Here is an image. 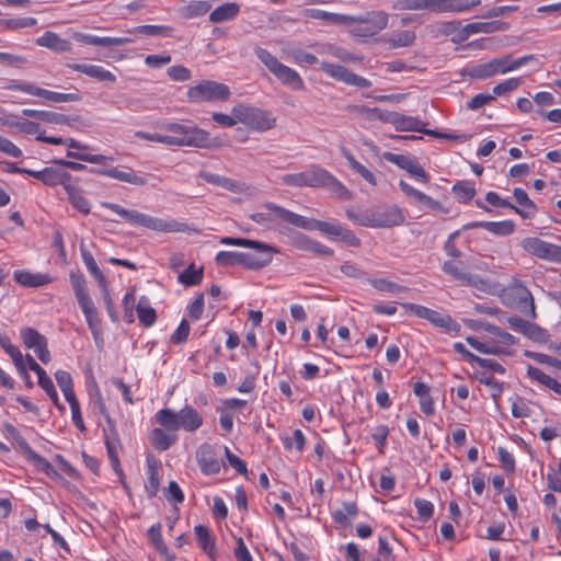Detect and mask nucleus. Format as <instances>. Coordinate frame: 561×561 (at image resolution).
<instances>
[{
    "label": "nucleus",
    "instance_id": "f257e3e1",
    "mask_svg": "<svg viewBox=\"0 0 561 561\" xmlns=\"http://www.w3.org/2000/svg\"><path fill=\"white\" fill-rule=\"evenodd\" d=\"M220 244L249 248L251 251H219L215 261L221 266H242L248 270L257 271L267 266L277 250L264 242L233 237H222Z\"/></svg>",
    "mask_w": 561,
    "mask_h": 561
},
{
    "label": "nucleus",
    "instance_id": "f03ea898",
    "mask_svg": "<svg viewBox=\"0 0 561 561\" xmlns=\"http://www.w3.org/2000/svg\"><path fill=\"white\" fill-rule=\"evenodd\" d=\"M353 224L367 228H391L401 226L405 216L397 205H378L369 208L350 207L345 210Z\"/></svg>",
    "mask_w": 561,
    "mask_h": 561
},
{
    "label": "nucleus",
    "instance_id": "7ed1b4c3",
    "mask_svg": "<svg viewBox=\"0 0 561 561\" xmlns=\"http://www.w3.org/2000/svg\"><path fill=\"white\" fill-rule=\"evenodd\" d=\"M101 206L117 214L122 219L133 226H139L157 232H188L191 229L187 224L172 218H159L140 213L135 209H126L118 204L102 202Z\"/></svg>",
    "mask_w": 561,
    "mask_h": 561
},
{
    "label": "nucleus",
    "instance_id": "20e7f679",
    "mask_svg": "<svg viewBox=\"0 0 561 561\" xmlns=\"http://www.w3.org/2000/svg\"><path fill=\"white\" fill-rule=\"evenodd\" d=\"M165 130L167 146L194 147L210 149L218 146V141L210 134L195 125L167 122L160 127Z\"/></svg>",
    "mask_w": 561,
    "mask_h": 561
},
{
    "label": "nucleus",
    "instance_id": "39448f33",
    "mask_svg": "<svg viewBox=\"0 0 561 561\" xmlns=\"http://www.w3.org/2000/svg\"><path fill=\"white\" fill-rule=\"evenodd\" d=\"M481 0H397L392 8L399 11H430L434 13H461L479 7Z\"/></svg>",
    "mask_w": 561,
    "mask_h": 561
},
{
    "label": "nucleus",
    "instance_id": "423d86ee",
    "mask_svg": "<svg viewBox=\"0 0 561 561\" xmlns=\"http://www.w3.org/2000/svg\"><path fill=\"white\" fill-rule=\"evenodd\" d=\"M157 423L168 431L183 430L192 433L203 425V417L192 405L185 404L181 410L174 411L165 408L159 410L156 415Z\"/></svg>",
    "mask_w": 561,
    "mask_h": 561
},
{
    "label": "nucleus",
    "instance_id": "0eeeda50",
    "mask_svg": "<svg viewBox=\"0 0 561 561\" xmlns=\"http://www.w3.org/2000/svg\"><path fill=\"white\" fill-rule=\"evenodd\" d=\"M69 280L88 327L93 337L98 340L101 334V318L88 291L87 280L80 272H71Z\"/></svg>",
    "mask_w": 561,
    "mask_h": 561
},
{
    "label": "nucleus",
    "instance_id": "6e6552de",
    "mask_svg": "<svg viewBox=\"0 0 561 561\" xmlns=\"http://www.w3.org/2000/svg\"><path fill=\"white\" fill-rule=\"evenodd\" d=\"M260 61L286 87L293 90H302L305 83L300 75L293 68L282 64L267 49L256 47L254 49Z\"/></svg>",
    "mask_w": 561,
    "mask_h": 561
},
{
    "label": "nucleus",
    "instance_id": "1a4fd4ad",
    "mask_svg": "<svg viewBox=\"0 0 561 561\" xmlns=\"http://www.w3.org/2000/svg\"><path fill=\"white\" fill-rule=\"evenodd\" d=\"M535 56L527 55L517 59H512L510 56L495 58L485 64L473 66L469 70V75L474 79H488L497 73H506L519 69L527 65L529 61L535 60Z\"/></svg>",
    "mask_w": 561,
    "mask_h": 561
},
{
    "label": "nucleus",
    "instance_id": "9d476101",
    "mask_svg": "<svg viewBox=\"0 0 561 561\" xmlns=\"http://www.w3.org/2000/svg\"><path fill=\"white\" fill-rule=\"evenodd\" d=\"M232 114L239 119V123L259 133L270 130L276 124V119L270 111L244 104L233 106Z\"/></svg>",
    "mask_w": 561,
    "mask_h": 561
},
{
    "label": "nucleus",
    "instance_id": "9b49d317",
    "mask_svg": "<svg viewBox=\"0 0 561 561\" xmlns=\"http://www.w3.org/2000/svg\"><path fill=\"white\" fill-rule=\"evenodd\" d=\"M389 16L383 11L367 12L365 15L353 16L347 20V26L354 36L369 37L378 34L388 25Z\"/></svg>",
    "mask_w": 561,
    "mask_h": 561
},
{
    "label": "nucleus",
    "instance_id": "f8f14e48",
    "mask_svg": "<svg viewBox=\"0 0 561 561\" xmlns=\"http://www.w3.org/2000/svg\"><path fill=\"white\" fill-rule=\"evenodd\" d=\"M378 118L391 124L397 131H417L436 138L456 139L451 134H443L425 128V123L413 116H407L397 112L379 113Z\"/></svg>",
    "mask_w": 561,
    "mask_h": 561
},
{
    "label": "nucleus",
    "instance_id": "ddd939ff",
    "mask_svg": "<svg viewBox=\"0 0 561 561\" xmlns=\"http://www.w3.org/2000/svg\"><path fill=\"white\" fill-rule=\"evenodd\" d=\"M467 343L482 354L491 355H512V347L516 344L517 340L512 334H501L499 336H483L474 337L467 336Z\"/></svg>",
    "mask_w": 561,
    "mask_h": 561
},
{
    "label": "nucleus",
    "instance_id": "4468645a",
    "mask_svg": "<svg viewBox=\"0 0 561 561\" xmlns=\"http://www.w3.org/2000/svg\"><path fill=\"white\" fill-rule=\"evenodd\" d=\"M230 96V89L224 83L211 80H205L187 91V98L191 102H214L225 101Z\"/></svg>",
    "mask_w": 561,
    "mask_h": 561
},
{
    "label": "nucleus",
    "instance_id": "2eb2a0df",
    "mask_svg": "<svg viewBox=\"0 0 561 561\" xmlns=\"http://www.w3.org/2000/svg\"><path fill=\"white\" fill-rule=\"evenodd\" d=\"M18 171L28 174L47 186L62 185L66 191L67 185L72 183V176L62 167L55 164L44 168L43 170L16 169Z\"/></svg>",
    "mask_w": 561,
    "mask_h": 561
},
{
    "label": "nucleus",
    "instance_id": "dca6fc26",
    "mask_svg": "<svg viewBox=\"0 0 561 561\" xmlns=\"http://www.w3.org/2000/svg\"><path fill=\"white\" fill-rule=\"evenodd\" d=\"M11 90L23 92L30 95L38 96L45 100L48 103H69L77 102L80 100V95L78 93H60L50 90H46L43 88H38L32 83L20 82L12 84L10 87Z\"/></svg>",
    "mask_w": 561,
    "mask_h": 561
},
{
    "label": "nucleus",
    "instance_id": "f3484780",
    "mask_svg": "<svg viewBox=\"0 0 561 561\" xmlns=\"http://www.w3.org/2000/svg\"><path fill=\"white\" fill-rule=\"evenodd\" d=\"M522 248L542 260H548L561 264V247L549 243L536 237L523 239Z\"/></svg>",
    "mask_w": 561,
    "mask_h": 561
},
{
    "label": "nucleus",
    "instance_id": "a211bd4d",
    "mask_svg": "<svg viewBox=\"0 0 561 561\" xmlns=\"http://www.w3.org/2000/svg\"><path fill=\"white\" fill-rule=\"evenodd\" d=\"M320 70L327 73L329 77L348 85H354L360 89H367L371 87V82L368 79L350 71L347 68L341 65L322 61L320 62Z\"/></svg>",
    "mask_w": 561,
    "mask_h": 561
},
{
    "label": "nucleus",
    "instance_id": "6ab92c4d",
    "mask_svg": "<svg viewBox=\"0 0 561 561\" xmlns=\"http://www.w3.org/2000/svg\"><path fill=\"white\" fill-rule=\"evenodd\" d=\"M99 408H100L101 413L103 415H105V417L107 419L108 423H111V420L106 413L105 405L102 402H100ZM110 425H111L110 430L104 431L105 447H106L108 460H110V463H111L113 470L121 479H123L124 471L121 467L119 457H118V453L121 450V442H119V437H118L116 430L114 428V426L112 424H110Z\"/></svg>",
    "mask_w": 561,
    "mask_h": 561
},
{
    "label": "nucleus",
    "instance_id": "aec40b11",
    "mask_svg": "<svg viewBox=\"0 0 561 561\" xmlns=\"http://www.w3.org/2000/svg\"><path fill=\"white\" fill-rule=\"evenodd\" d=\"M382 158L386 161L398 165L400 169L405 170L409 174H411L421 183L425 184L430 181L428 174L414 158L392 152H383Z\"/></svg>",
    "mask_w": 561,
    "mask_h": 561
},
{
    "label": "nucleus",
    "instance_id": "412c9836",
    "mask_svg": "<svg viewBox=\"0 0 561 561\" xmlns=\"http://www.w3.org/2000/svg\"><path fill=\"white\" fill-rule=\"evenodd\" d=\"M316 230L320 231L327 237L339 238L340 240H342L343 242L351 247L360 245V240L355 236V233L337 221L318 220Z\"/></svg>",
    "mask_w": 561,
    "mask_h": 561
},
{
    "label": "nucleus",
    "instance_id": "4be33fe9",
    "mask_svg": "<svg viewBox=\"0 0 561 561\" xmlns=\"http://www.w3.org/2000/svg\"><path fill=\"white\" fill-rule=\"evenodd\" d=\"M91 172L101 176L110 178L119 182L128 183L136 186H144L147 183L145 176L134 171L129 167H125L123 170L117 168H101L91 169Z\"/></svg>",
    "mask_w": 561,
    "mask_h": 561
},
{
    "label": "nucleus",
    "instance_id": "5701e85b",
    "mask_svg": "<svg viewBox=\"0 0 561 561\" xmlns=\"http://www.w3.org/2000/svg\"><path fill=\"white\" fill-rule=\"evenodd\" d=\"M19 448L27 459L38 471L44 472L47 477L51 479H60L61 476L55 469V467L42 455L36 453L26 439H20Z\"/></svg>",
    "mask_w": 561,
    "mask_h": 561
},
{
    "label": "nucleus",
    "instance_id": "b1692460",
    "mask_svg": "<svg viewBox=\"0 0 561 561\" xmlns=\"http://www.w3.org/2000/svg\"><path fill=\"white\" fill-rule=\"evenodd\" d=\"M19 448L27 459L38 471L44 472L47 477L51 479H60L61 476L55 469V467L42 455L36 453L26 439H20Z\"/></svg>",
    "mask_w": 561,
    "mask_h": 561
},
{
    "label": "nucleus",
    "instance_id": "393cba45",
    "mask_svg": "<svg viewBox=\"0 0 561 561\" xmlns=\"http://www.w3.org/2000/svg\"><path fill=\"white\" fill-rule=\"evenodd\" d=\"M19 448L27 459L38 471L44 472L47 477L51 479H60L61 476L55 469V467L42 455L36 453L26 439H20Z\"/></svg>",
    "mask_w": 561,
    "mask_h": 561
},
{
    "label": "nucleus",
    "instance_id": "a878e982",
    "mask_svg": "<svg viewBox=\"0 0 561 561\" xmlns=\"http://www.w3.org/2000/svg\"><path fill=\"white\" fill-rule=\"evenodd\" d=\"M443 271L459 280L462 285L472 286L479 290H485L489 287L488 282L478 275L465 272L459 264L454 261H446L443 264Z\"/></svg>",
    "mask_w": 561,
    "mask_h": 561
},
{
    "label": "nucleus",
    "instance_id": "bb28decb",
    "mask_svg": "<svg viewBox=\"0 0 561 561\" xmlns=\"http://www.w3.org/2000/svg\"><path fill=\"white\" fill-rule=\"evenodd\" d=\"M69 148L78 149V151H68L67 157L77 159L83 162L88 163H94V164H103L106 165L110 162H114L115 159L113 157H107L103 154H92L84 152L83 150L88 148L87 145L73 139V138H66L65 144Z\"/></svg>",
    "mask_w": 561,
    "mask_h": 561
},
{
    "label": "nucleus",
    "instance_id": "cd10ccee",
    "mask_svg": "<svg viewBox=\"0 0 561 561\" xmlns=\"http://www.w3.org/2000/svg\"><path fill=\"white\" fill-rule=\"evenodd\" d=\"M26 363L28 368L37 375L38 386L46 392V394L50 398V400L59 410H64L65 408L59 402L58 393L55 389L54 382L50 379V377L30 354L26 355Z\"/></svg>",
    "mask_w": 561,
    "mask_h": 561
},
{
    "label": "nucleus",
    "instance_id": "c85d7f7f",
    "mask_svg": "<svg viewBox=\"0 0 561 561\" xmlns=\"http://www.w3.org/2000/svg\"><path fill=\"white\" fill-rule=\"evenodd\" d=\"M75 41L85 44L93 45L100 47H110V46H121L126 44L134 43L131 37H111V36H96L92 34H85L80 32H75L72 34Z\"/></svg>",
    "mask_w": 561,
    "mask_h": 561
},
{
    "label": "nucleus",
    "instance_id": "c756f323",
    "mask_svg": "<svg viewBox=\"0 0 561 561\" xmlns=\"http://www.w3.org/2000/svg\"><path fill=\"white\" fill-rule=\"evenodd\" d=\"M278 209L285 208L274 203H266L263 205L262 210L253 213L249 217L254 222L265 228H273L276 225L283 224V217L280 216Z\"/></svg>",
    "mask_w": 561,
    "mask_h": 561
},
{
    "label": "nucleus",
    "instance_id": "7c9ffc66",
    "mask_svg": "<svg viewBox=\"0 0 561 561\" xmlns=\"http://www.w3.org/2000/svg\"><path fill=\"white\" fill-rule=\"evenodd\" d=\"M160 469L161 462L152 455L146 457V476L145 490L149 497L157 495L160 486Z\"/></svg>",
    "mask_w": 561,
    "mask_h": 561
},
{
    "label": "nucleus",
    "instance_id": "2f4dec72",
    "mask_svg": "<svg viewBox=\"0 0 561 561\" xmlns=\"http://www.w3.org/2000/svg\"><path fill=\"white\" fill-rule=\"evenodd\" d=\"M405 307L416 317L425 319L436 327L448 329L453 323V319L449 316L443 314L427 307L415 304H407Z\"/></svg>",
    "mask_w": 561,
    "mask_h": 561
},
{
    "label": "nucleus",
    "instance_id": "473e14b6",
    "mask_svg": "<svg viewBox=\"0 0 561 561\" xmlns=\"http://www.w3.org/2000/svg\"><path fill=\"white\" fill-rule=\"evenodd\" d=\"M508 295L514 297L519 305V311L531 319L536 318L534 298L530 291L522 284L508 288Z\"/></svg>",
    "mask_w": 561,
    "mask_h": 561
},
{
    "label": "nucleus",
    "instance_id": "72a5a7b5",
    "mask_svg": "<svg viewBox=\"0 0 561 561\" xmlns=\"http://www.w3.org/2000/svg\"><path fill=\"white\" fill-rule=\"evenodd\" d=\"M197 462L204 474H217L220 471L221 462L215 455L211 446H202L197 451Z\"/></svg>",
    "mask_w": 561,
    "mask_h": 561
},
{
    "label": "nucleus",
    "instance_id": "f704fd0d",
    "mask_svg": "<svg viewBox=\"0 0 561 561\" xmlns=\"http://www.w3.org/2000/svg\"><path fill=\"white\" fill-rule=\"evenodd\" d=\"M37 46L48 48L55 53H69L72 49L70 41L60 37L57 33L47 31L35 41Z\"/></svg>",
    "mask_w": 561,
    "mask_h": 561
},
{
    "label": "nucleus",
    "instance_id": "c9c22d12",
    "mask_svg": "<svg viewBox=\"0 0 561 561\" xmlns=\"http://www.w3.org/2000/svg\"><path fill=\"white\" fill-rule=\"evenodd\" d=\"M14 280L23 287H42L51 282V278L44 273H32L18 270L13 273Z\"/></svg>",
    "mask_w": 561,
    "mask_h": 561
},
{
    "label": "nucleus",
    "instance_id": "e433bc0d",
    "mask_svg": "<svg viewBox=\"0 0 561 561\" xmlns=\"http://www.w3.org/2000/svg\"><path fill=\"white\" fill-rule=\"evenodd\" d=\"M527 377L534 382L543 386L545 388L553 391L556 394L561 397V382L556 378L547 375L541 369L531 365L527 366Z\"/></svg>",
    "mask_w": 561,
    "mask_h": 561
},
{
    "label": "nucleus",
    "instance_id": "4c0bfd02",
    "mask_svg": "<svg viewBox=\"0 0 561 561\" xmlns=\"http://www.w3.org/2000/svg\"><path fill=\"white\" fill-rule=\"evenodd\" d=\"M178 440V435L174 431H168L164 427H157L151 431L150 442L152 446L160 451L169 449Z\"/></svg>",
    "mask_w": 561,
    "mask_h": 561
},
{
    "label": "nucleus",
    "instance_id": "58836bf2",
    "mask_svg": "<svg viewBox=\"0 0 561 561\" xmlns=\"http://www.w3.org/2000/svg\"><path fill=\"white\" fill-rule=\"evenodd\" d=\"M439 31L449 36L455 44H461L469 38L467 24L462 25L460 21H449L442 23Z\"/></svg>",
    "mask_w": 561,
    "mask_h": 561
},
{
    "label": "nucleus",
    "instance_id": "ea45409f",
    "mask_svg": "<svg viewBox=\"0 0 561 561\" xmlns=\"http://www.w3.org/2000/svg\"><path fill=\"white\" fill-rule=\"evenodd\" d=\"M70 68L91 78L98 79L99 81L114 82L116 80V77L111 71L101 66L75 64L70 66Z\"/></svg>",
    "mask_w": 561,
    "mask_h": 561
},
{
    "label": "nucleus",
    "instance_id": "a19ab883",
    "mask_svg": "<svg viewBox=\"0 0 561 561\" xmlns=\"http://www.w3.org/2000/svg\"><path fill=\"white\" fill-rule=\"evenodd\" d=\"M513 195H514L516 203L519 205V207H516V206L513 207L515 213L520 215L523 218H529L536 213L537 206L529 198V196L525 190L516 187L513 191Z\"/></svg>",
    "mask_w": 561,
    "mask_h": 561
},
{
    "label": "nucleus",
    "instance_id": "79ce46f5",
    "mask_svg": "<svg viewBox=\"0 0 561 561\" xmlns=\"http://www.w3.org/2000/svg\"><path fill=\"white\" fill-rule=\"evenodd\" d=\"M469 37L476 34H491L510 28V24L503 21L472 22L467 24Z\"/></svg>",
    "mask_w": 561,
    "mask_h": 561
},
{
    "label": "nucleus",
    "instance_id": "37998d69",
    "mask_svg": "<svg viewBox=\"0 0 561 561\" xmlns=\"http://www.w3.org/2000/svg\"><path fill=\"white\" fill-rule=\"evenodd\" d=\"M240 13V4L237 2H226L217 7L209 14L211 23H222L233 20Z\"/></svg>",
    "mask_w": 561,
    "mask_h": 561
},
{
    "label": "nucleus",
    "instance_id": "c03bdc74",
    "mask_svg": "<svg viewBox=\"0 0 561 561\" xmlns=\"http://www.w3.org/2000/svg\"><path fill=\"white\" fill-rule=\"evenodd\" d=\"M194 533L197 539V542L199 547L203 549V551L211 559L215 560L217 552H216V543L210 535L209 529L204 525H196L194 527Z\"/></svg>",
    "mask_w": 561,
    "mask_h": 561
},
{
    "label": "nucleus",
    "instance_id": "a18cd8bd",
    "mask_svg": "<svg viewBox=\"0 0 561 561\" xmlns=\"http://www.w3.org/2000/svg\"><path fill=\"white\" fill-rule=\"evenodd\" d=\"M430 390L428 385L422 381L415 382L413 387V392L419 398L420 409L427 416L433 415L435 412V405Z\"/></svg>",
    "mask_w": 561,
    "mask_h": 561
},
{
    "label": "nucleus",
    "instance_id": "49530a36",
    "mask_svg": "<svg viewBox=\"0 0 561 561\" xmlns=\"http://www.w3.org/2000/svg\"><path fill=\"white\" fill-rule=\"evenodd\" d=\"M280 216L283 217V224H288L294 227H298L305 230H316L317 219L308 218L290 211L288 209H278Z\"/></svg>",
    "mask_w": 561,
    "mask_h": 561
},
{
    "label": "nucleus",
    "instance_id": "de8ad7c7",
    "mask_svg": "<svg viewBox=\"0 0 561 561\" xmlns=\"http://www.w3.org/2000/svg\"><path fill=\"white\" fill-rule=\"evenodd\" d=\"M66 193L70 204L81 214L88 215L91 210L90 202L83 195V192L73 183L67 185Z\"/></svg>",
    "mask_w": 561,
    "mask_h": 561
},
{
    "label": "nucleus",
    "instance_id": "09e8293b",
    "mask_svg": "<svg viewBox=\"0 0 561 561\" xmlns=\"http://www.w3.org/2000/svg\"><path fill=\"white\" fill-rule=\"evenodd\" d=\"M137 316L139 319V322L146 327L150 328L152 327L157 321V312L151 307L150 301L148 297L141 296L137 302L136 306Z\"/></svg>",
    "mask_w": 561,
    "mask_h": 561
},
{
    "label": "nucleus",
    "instance_id": "8fccbe9b",
    "mask_svg": "<svg viewBox=\"0 0 561 561\" xmlns=\"http://www.w3.org/2000/svg\"><path fill=\"white\" fill-rule=\"evenodd\" d=\"M305 15L316 20H322L330 24H347V20H351V15H343L332 13L319 9H308L305 11Z\"/></svg>",
    "mask_w": 561,
    "mask_h": 561
},
{
    "label": "nucleus",
    "instance_id": "3c124183",
    "mask_svg": "<svg viewBox=\"0 0 561 561\" xmlns=\"http://www.w3.org/2000/svg\"><path fill=\"white\" fill-rule=\"evenodd\" d=\"M451 192L455 198L460 203L470 202L476 195L474 184L468 181H458L453 187Z\"/></svg>",
    "mask_w": 561,
    "mask_h": 561
},
{
    "label": "nucleus",
    "instance_id": "603ef678",
    "mask_svg": "<svg viewBox=\"0 0 561 561\" xmlns=\"http://www.w3.org/2000/svg\"><path fill=\"white\" fill-rule=\"evenodd\" d=\"M22 114L27 117H33L35 119L50 123V124H60L62 122H66L67 118L62 114L48 112V111H39V110H32V108H24L22 110Z\"/></svg>",
    "mask_w": 561,
    "mask_h": 561
},
{
    "label": "nucleus",
    "instance_id": "864d4df0",
    "mask_svg": "<svg viewBox=\"0 0 561 561\" xmlns=\"http://www.w3.org/2000/svg\"><path fill=\"white\" fill-rule=\"evenodd\" d=\"M416 35L413 31L403 30L391 34L387 43L392 48L409 47L415 42Z\"/></svg>",
    "mask_w": 561,
    "mask_h": 561
},
{
    "label": "nucleus",
    "instance_id": "5fc2aeb1",
    "mask_svg": "<svg viewBox=\"0 0 561 561\" xmlns=\"http://www.w3.org/2000/svg\"><path fill=\"white\" fill-rule=\"evenodd\" d=\"M82 261L88 270V272L96 279V282L100 284V286L105 285V276L98 266L93 255L85 249L80 250Z\"/></svg>",
    "mask_w": 561,
    "mask_h": 561
},
{
    "label": "nucleus",
    "instance_id": "6e6d98bb",
    "mask_svg": "<svg viewBox=\"0 0 561 561\" xmlns=\"http://www.w3.org/2000/svg\"><path fill=\"white\" fill-rule=\"evenodd\" d=\"M203 279V268L191 264L179 276L178 282L184 286L198 285Z\"/></svg>",
    "mask_w": 561,
    "mask_h": 561
},
{
    "label": "nucleus",
    "instance_id": "4d7b16f0",
    "mask_svg": "<svg viewBox=\"0 0 561 561\" xmlns=\"http://www.w3.org/2000/svg\"><path fill=\"white\" fill-rule=\"evenodd\" d=\"M344 157L354 172L359 174L371 186L377 185V179L370 170H368L364 164L358 162L351 153L345 152Z\"/></svg>",
    "mask_w": 561,
    "mask_h": 561
},
{
    "label": "nucleus",
    "instance_id": "13d9d810",
    "mask_svg": "<svg viewBox=\"0 0 561 561\" xmlns=\"http://www.w3.org/2000/svg\"><path fill=\"white\" fill-rule=\"evenodd\" d=\"M323 188H327L341 199H351L352 197L348 188L331 173H329Z\"/></svg>",
    "mask_w": 561,
    "mask_h": 561
},
{
    "label": "nucleus",
    "instance_id": "bf43d9fd",
    "mask_svg": "<svg viewBox=\"0 0 561 561\" xmlns=\"http://www.w3.org/2000/svg\"><path fill=\"white\" fill-rule=\"evenodd\" d=\"M55 379L66 400L76 397L72 377L68 371L60 369L57 370L55 373Z\"/></svg>",
    "mask_w": 561,
    "mask_h": 561
},
{
    "label": "nucleus",
    "instance_id": "052dcab7",
    "mask_svg": "<svg viewBox=\"0 0 561 561\" xmlns=\"http://www.w3.org/2000/svg\"><path fill=\"white\" fill-rule=\"evenodd\" d=\"M210 8V3L206 0H194L183 8V15L187 19L198 18L206 14Z\"/></svg>",
    "mask_w": 561,
    "mask_h": 561
},
{
    "label": "nucleus",
    "instance_id": "680f3d73",
    "mask_svg": "<svg viewBox=\"0 0 561 561\" xmlns=\"http://www.w3.org/2000/svg\"><path fill=\"white\" fill-rule=\"evenodd\" d=\"M329 173V171L321 167L311 165L307 169L308 187H323Z\"/></svg>",
    "mask_w": 561,
    "mask_h": 561
},
{
    "label": "nucleus",
    "instance_id": "e2e57ef3",
    "mask_svg": "<svg viewBox=\"0 0 561 561\" xmlns=\"http://www.w3.org/2000/svg\"><path fill=\"white\" fill-rule=\"evenodd\" d=\"M202 178L205 182L226 188L230 192L238 191V183L229 178L215 174V173H203Z\"/></svg>",
    "mask_w": 561,
    "mask_h": 561
},
{
    "label": "nucleus",
    "instance_id": "0e129e2a",
    "mask_svg": "<svg viewBox=\"0 0 561 561\" xmlns=\"http://www.w3.org/2000/svg\"><path fill=\"white\" fill-rule=\"evenodd\" d=\"M483 228L496 236H507L514 231L515 225L512 220L485 221Z\"/></svg>",
    "mask_w": 561,
    "mask_h": 561
},
{
    "label": "nucleus",
    "instance_id": "69168bd1",
    "mask_svg": "<svg viewBox=\"0 0 561 561\" xmlns=\"http://www.w3.org/2000/svg\"><path fill=\"white\" fill-rule=\"evenodd\" d=\"M282 442L287 450L295 448L299 454L304 451L306 446V437L300 430H295L293 436L282 437Z\"/></svg>",
    "mask_w": 561,
    "mask_h": 561
},
{
    "label": "nucleus",
    "instance_id": "338daca9",
    "mask_svg": "<svg viewBox=\"0 0 561 561\" xmlns=\"http://www.w3.org/2000/svg\"><path fill=\"white\" fill-rule=\"evenodd\" d=\"M302 249L319 256H332L334 254L331 248L308 237L304 240Z\"/></svg>",
    "mask_w": 561,
    "mask_h": 561
},
{
    "label": "nucleus",
    "instance_id": "774afa93",
    "mask_svg": "<svg viewBox=\"0 0 561 561\" xmlns=\"http://www.w3.org/2000/svg\"><path fill=\"white\" fill-rule=\"evenodd\" d=\"M525 356L528 358L534 359L538 364L548 365L550 367L557 368L561 370V359H558L553 356H550L545 353L539 352H533V351H526Z\"/></svg>",
    "mask_w": 561,
    "mask_h": 561
}]
</instances>
